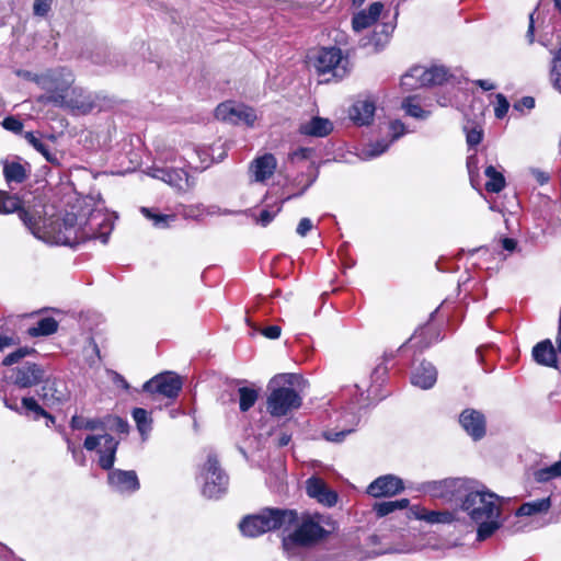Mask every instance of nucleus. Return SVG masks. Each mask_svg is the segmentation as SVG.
<instances>
[{
    "instance_id": "f257e3e1",
    "label": "nucleus",
    "mask_w": 561,
    "mask_h": 561,
    "mask_svg": "<svg viewBox=\"0 0 561 561\" xmlns=\"http://www.w3.org/2000/svg\"><path fill=\"white\" fill-rule=\"evenodd\" d=\"M20 219L36 238L50 244L75 247L92 239L105 244L113 230L112 218L101 211H92L83 227L78 226L75 214H67L60 221L50 226L46 225V220L39 214L30 215L23 211Z\"/></svg>"
},
{
    "instance_id": "f03ea898",
    "label": "nucleus",
    "mask_w": 561,
    "mask_h": 561,
    "mask_svg": "<svg viewBox=\"0 0 561 561\" xmlns=\"http://www.w3.org/2000/svg\"><path fill=\"white\" fill-rule=\"evenodd\" d=\"M462 497L461 508L478 524V540L491 537L501 526L499 496L491 492L474 491Z\"/></svg>"
},
{
    "instance_id": "7ed1b4c3",
    "label": "nucleus",
    "mask_w": 561,
    "mask_h": 561,
    "mask_svg": "<svg viewBox=\"0 0 561 561\" xmlns=\"http://www.w3.org/2000/svg\"><path fill=\"white\" fill-rule=\"evenodd\" d=\"M329 525V518L318 513L298 516L295 530L283 538L284 551L289 558L296 557L300 548H309L323 540L330 534Z\"/></svg>"
},
{
    "instance_id": "20e7f679",
    "label": "nucleus",
    "mask_w": 561,
    "mask_h": 561,
    "mask_svg": "<svg viewBox=\"0 0 561 561\" xmlns=\"http://www.w3.org/2000/svg\"><path fill=\"white\" fill-rule=\"evenodd\" d=\"M298 519L296 510L264 507L259 513L245 516L239 524L247 537H257L273 530H289Z\"/></svg>"
},
{
    "instance_id": "39448f33",
    "label": "nucleus",
    "mask_w": 561,
    "mask_h": 561,
    "mask_svg": "<svg viewBox=\"0 0 561 561\" xmlns=\"http://www.w3.org/2000/svg\"><path fill=\"white\" fill-rule=\"evenodd\" d=\"M32 80L46 92V94L39 96L41 102L51 103L60 107L75 82V77L69 69L61 67L34 75Z\"/></svg>"
},
{
    "instance_id": "423d86ee",
    "label": "nucleus",
    "mask_w": 561,
    "mask_h": 561,
    "mask_svg": "<svg viewBox=\"0 0 561 561\" xmlns=\"http://www.w3.org/2000/svg\"><path fill=\"white\" fill-rule=\"evenodd\" d=\"M270 389L266 404L271 415L284 416L301 405L302 399L293 388L291 375L275 376L270 382Z\"/></svg>"
},
{
    "instance_id": "0eeeda50",
    "label": "nucleus",
    "mask_w": 561,
    "mask_h": 561,
    "mask_svg": "<svg viewBox=\"0 0 561 561\" xmlns=\"http://www.w3.org/2000/svg\"><path fill=\"white\" fill-rule=\"evenodd\" d=\"M314 68L329 82L331 79L339 81L348 76L352 65L348 56L344 55L340 48L324 47L316 56Z\"/></svg>"
},
{
    "instance_id": "6e6552de",
    "label": "nucleus",
    "mask_w": 561,
    "mask_h": 561,
    "mask_svg": "<svg viewBox=\"0 0 561 561\" xmlns=\"http://www.w3.org/2000/svg\"><path fill=\"white\" fill-rule=\"evenodd\" d=\"M199 479L203 481L202 493L208 499H218L224 495L229 485V477L220 467L217 455L209 450Z\"/></svg>"
},
{
    "instance_id": "1a4fd4ad",
    "label": "nucleus",
    "mask_w": 561,
    "mask_h": 561,
    "mask_svg": "<svg viewBox=\"0 0 561 561\" xmlns=\"http://www.w3.org/2000/svg\"><path fill=\"white\" fill-rule=\"evenodd\" d=\"M416 490L433 499H439L450 503L461 500L467 488L466 481L459 478H448L443 480H434L422 482Z\"/></svg>"
},
{
    "instance_id": "9d476101",
    "label": "nucleus",
    "mask_w": 561,
    "mask_h": 561,
    "mask_svg": "<svg viewBox=\"0 0 561 561\" xmlns=\"http://www.w3.org/2000/svg\"><path fill=\"white\" fill-rule=\"evenodd\" d=\"M102 440V448L99 450V465L102 469L110 470L114 465L118 446V442L113 436L108 434L100 436L89 435L85 437L83 446L87 450H94L99 445H101Z\"/></svg>"
},
{
    "instance_id": "9b49d317",
    "label": "nucleus",
    "mask_w": 561,
    "mask_h": 561,
    "mask_svg": "<svg viewBox=\"0 0 561 561\" xmlns=\"http://www.w3.org/2000/svg\"><path fill=\"white\" fill-rule=\"evenodd\" d=\"M182 389V380L180 376L168 371L154 376L144 385V390L161 394L169 399H175Z\"/></svg>"
},
{
    "instance_id": "f8f14e48",
    "label": "nucleus",
    "mask_w": 561,
    "mask_h": 561,
    "mask_svg": "<svg viewBox=\"0 0 561 561\" xmlns=\"http://www.w3.org/2000/svg\"><path fill=\"white\" fill-rule=\"evenodd\" d=\"M215 117L222 122L231 124L245 123L252 125L256 118L254 111L243 104L233 102H225L219 104L215 110Z\"/></svg>"
},
{
    "instance_id": "ddd939ff",
    "label": "nucleus",
    "mask_w": 561,
    "mask_h": 561,
    "mask_svg": "<svg viewBox=\"0 0 561 561\" xmlns=\"http://www.w3.org/2000/svg\"><path fill=\"white\" fill-rule=\"evenodd\" d=\"M98 106V98L80 87L71 85L60 107L76 111L80 114H88Z\"/></svg>"
},
{
    "instance_id": "4468645a",
    "label": "nucleus",
    "mask_w": 561,
    "mask_h": 561,
    "mask_svg": "<svg viewBox=\"0 0 561 561\" xmlns=\"http://www.w3.org/2000/svg\"><path fill=\"white\" fill-rule=\"evenodd\" d=\"M149 174L181 192L187 191L192 185L184 168L154 165L150 168Z\"/></svg>"
},
{
    "instance_id": "2eb2a0df",
    "label": "nucleus",
    "mask_w": 561,
    "mask_h": 561,
    "mask_svg": "<svg viewBox=\"0 0 561 561\" xmlns=\"http://www.w3.org/2000/svg\"><path fill=\"white\" fill-rule=\"evenodd\" d=\"M149 174L181 192L187 191L192 185L184 168L154 165L150 168Z\"/></svg>"
},
{
    "instance_id": "dca6fc26",
    "label": "nucleus",
    "mask_w": 561,
    "mask_h": 561,
    "mask_svg": "<svg viewBox=\"0 0 561 561\" xmlns=\"http://www.w3.org/2000/svg\"><path fill=\"white\" fill-rule=\"evenodd\" d=\"M44 368L35 363L26 362L13 369V383L20 388H31L44 380Z\"/></svg>"
},
{
    "instance_id": "f3484780",
    "label": "nucleus",
    "mask_w": 561,
    "mask_h": 561,
    "mask_svg": "<svg viewBox=\"0 0 561 561\" xmlns=\"http://www.w3.org/2000/svg\"><path fill=\"white\" fill-rule=\"evenodd\" d=\"M306 492L310 497L328 507L334 506L337 502V493L331 490L324 480L316 476L307 479Z\"/></svg>"
},
{
    "instance_id": "a211bd4d",
    "label": "nucleus",
    "mask_w": 561,
    "mask_h": 561,
    "mask_svg": "<svg viewBox=\"0 0 561 561\" xmlns=\"http://www.w3.org/2000/svg\"><path fill=\"white\" fill-rule=\"evenodd\" d=\"M276 168V158L272 153H264L250 163V179L252 182L264 183L273 176Z\"/></svg>"
},
{
    "instance_id": "6ab92c4d",
    "label": "nucleus",
    "mask_w": 561,
    "mask_h": 561,
    "mask_svg": "<svg viewBox=\"0 0 561 561\" xmlns=\"http://www.w3.org/2000/svg\"><path fill=\"white\" fill-rule=\"evenodd\" d=\"M107 480L110 486L118 493H133L140 486L138 477L134 470H112L108 473Z\"/></svg>"
},
{
    "instance_id": "aec40b11",
    "label": "nucleus",
    "mask_w": 561,
    "mask_h": 561,
    "mask_svg": "<svg viewBox=\"0 0 561 561\" xmlns=\"http://www.w3.org/2000/svg\"><path fill=\"white\" fill-rule=\"evenodd\" d=\"M400 478L387 474L374 480L367 488V493L374 497L392 496L403 490Z\"/></svg>"
},
{
    "instance_id": "412c9836",
    "label": "nucleus",
    "mask_w": 561,
    "mask_h": 561,
    "mask_svg": "<svg viewBox=\"0 0 561 561\" xmlns=\"http://www.w3.org/2000/svg\"><path fill=\"white\" fill-rule=\"evenodd\" d=\"M463 430L473 438L480 439L485 434L484 415L477 410H465L459 417Z\"/></svg>"
},
{
    "instance_id": "4be33fe9",
    "label": "nucleus",
    "mask_w": 561,
    "mask_h": 561,
    "mask_svg": "<svg viewBox=\"0 0 561 561\" xmlns=\"http://www.w3.org/2000/svg\"><path fill=\"white\" fill-rule=\"evenodd\" d=\"M383 4L381 2L371 3L367 10H362L354 14L352 18V28L355 33L359 34L376 24L381 12Z\"/></svg>"
},
{
    "instance_id": "5701e85b",
    "label": "nucleus",
    "mask_w": 561,
    "mask_h": 561,
    "mask_svg": "<svg viewBox=\"0 0 561 561\" xmlns=\"http://www.w3.org/2000/svg\"><path fill=\"white\" fill-rule=\"evenodd\" d=\"M437 380V370L432 363L422 362L411 375L412 385L421 389H431Z\"/></svg>"
},
{
    "instance_id": "b1692460",
    "label": "nucleus",
    "mask_w": 561,
    "mask_h": 561,
    "mask_svg": "<svg viewBox=\"0 0 561 561\" xmlns=\"http://www.w3.org/2000/svg\"><path fill=\"white\" fill-rule=\"evenodd\" d=\"M533 358L541 366L558 368L557 351L550 340H543L533 347Z\"/></svg>"
},
{
    "instance_id": "393cba45",
    "label": "nucleus",
    "mask_w": 561,
    "mask_h": 561,
    "mask_svg": "<svg viewBox=\"0 0 561 561\" xmlns=\"http://www.w3.org/2000/svg\"><path fill=\"white\" fill-rule=\"evenodd\" d=\"M389 129L392 134V138L390 141L381 140L370 144L366 150H364L363 154L366 159L376 158L382 154L390 146V144L397 140L405 133L404 124L400 121H393L390 123Z\"/></svg>"
},
{
    "instance_id": "a878e982",
    "label": "nucleus",
    "mask_w": 561,
    "mask_h": 561,
    "mask_svg": "<svg viewBox=\"0 0 561 561\" xmlns=\"http://www.w3.org/2000/svg\"><path fill=\"white\" fill-rule=\"evenodd\" d=\"M376 111L375 102L368 98L357 100L350 110L351 119L359 125H368L373 121Z\"/></svg>"
},
{
    "instance_id": "bb28decb",
    "label": "nucleus",
    "mask_w": 561,
    "mask_h": 561,
    "mask_svg": "<svg viewBox=\"0 0 561 561\" xmlns=\"http://www.w3.org/2000/svg\"><path fill=\"white\" fill-rule=\"evenodd\" d=\"M43 386L38 396L43 400L44 404L53 407L59 404L67 399V392L61 389L62 385L56 380L45 379L42 381Z\"/></svg>"
},
{
    "instance_id": "cd10ccee",
    "label": "nucleus",
    "mask_w": 561,
    "mask_h": 561,
    "mask_svg": "<svg viewBox=\"0 0 561 561\" xmlns=\"http://www.w3.org/2000/svg\"><path fill=\"white\" fill-rule=\"evenodd\" d=\"M392 31H393V27L389 24H386V23L377 24L374 27L371 36H369V37L365 36L359 39V46H362V47L371 46L374 48V50L377 51L387 44Z\"/></svg>"
},
{
    "instance_id": "c85d7f7f",
    "label": "nucleus",
    "mask_w": 561,
    "mask_h": 561,
    "mask_svg": "<svg viewBox=\"0 0 561 561\" xmlns=\"http://www.w3.org/2000/svg\"><path fill=\"white\" fill-rule=\"evenodd\" d=\"M333 130V124L328 118L312 117L309 122L301 124L299 131L306 136L325 137Z\"/></svg>"
},
{
    "instance_id": "c756f323",
    "label": "nucleus",
    "mask_w": 561,
    "mask_h": 561,
    "mask_svg": "<svg viewBox=\"0 0 561 561\" xmlns=\"http://www.w3.org/2000/svg\"><path fill=\"white\" fill-rule=\"evenodd\" d=\"M25 140L39 153L44 156V158L54 165H59L60 160L57 152H51L48 148V145L45 144L38 136H36L33 131H26L24 134Z\"/></svg>"
},
{
    "instance_id": "7c9ffc66",
    "label": "nucleus",
    "mask_w": 561,
    "mask_h": 561,
    "mask_svg": "<svg viewBox=\"0 0 561 561\" xmlns=\"http://www.w3.org/2000/svg\"><path fill=\"white\" fill-rule=\"evenodd\" d=\"M14 211H16L19 216L23 211L34 215L22 206V202L16 195H11L8 192L0 191V214H11ZM35 215L38 214L36 213Z\"/></svg>"
},
{
    "instance_id": "2f4dec72",
    "label": "nucleus",
    "mask_w": 561,
    "mask_h": 561,
    "mask_svg": "<svg viewBox=\"0 0 561 561\" xmlns=\"http://www.w3.org/2000/svg\"><path fill=\"white\" fill-rule=\"evenodd\" d=\"M484 174L488 179L484 187L489 193H500L505 187L506 181L503 173L493 165L486 167Z\"/></svg>"
},
{
    "instance_id": "473e14b6",
    "label": "nucleus",
    "mask_w": 561,
    "mask_h": 561,
    "mask_svg": "<svg viewBox=\"0 0 561 561\" xmlns=\"http://www.w3.org/2000/svg\"><path fill=\"white\" fill-rule=\"evenodd\" d=\"M140 211L158 229L169 228L176 220L174 214H160L153 208L141 207Z\"/></svg>"
},
{
    "instance_id": "72a5a7b5",
    "label": "nucleus",
    "mask_w": 561,
    "mask_h": 561,
    "mask_svg": "<svg viewBox=\"0 0 561 561\" xmlns=\"http://www.w3.org/2000/svg\"><path fill=\"white\" fill-rule=\"evenodd\" d=\"M551 506L550 497H543L524 503L516 512L517 516H530L537 513L547 512Z\"/></svg>"
},
{
    "instance_id": "f704fd0d",
    "label": "nucleus",
    "mask_w": 561,
    "mask_h": 561,
    "mask_svg": "<svg viewBox=\"0 0 561 561\" xmlns=\"http://www.w3.org/2000/svg\"><path fill=\"white\" fill-rule=\"evenodd\" d=\"M408 499H400L394 501H383L375 503L373 510L378 517H383L398 510H404L409 506Z\"/></svg>"
},
{
    "instance_id": "c9c22d12",
    "label": "nucleus",
    "mask_w": 561,
    "mask_h": 561,
    "mask_svg": "<svg viewBox=\"0 0 561 561\" xmlns=\"http://www.w3.org/2000/svg\"><path fill=\"white\" fill-rule=\"evenodd\" d=\"M447 69L444 67H432L430 69L423 68L422 85H436L442 84L447 80Z\"/></svg>"
},
{
    "instance_id": "e433bc0d",
    "label": "nucleus",
    "mask_w": 561,
    "mask_h": 561,
    "mask_svg": "<svg viewBox=\"0 0 561 561\" xmlns=\"http://www.w3.org/2000/svg\"><path fill=\"white\" fill-rule=\"evenodd\" d=\"M58 329V322L51 317H45L37 321L36 325L28 329L31 336H46L55 333Z\"/></svg>"
},
{
    "instance_id": "4c0bfd02",
    "label": "nucleus",
    "mask_w": 561,
    "mask_h": 561,
    "mask_svg": "<svg viewBox=\"0 0 561 561\" xmlns=\"http://www.w3.org/2000/svg\"><path fill=\"white\" fill-rule=\"evenodd\" d=\"M3 174L7 183H22L27 174L25 168L19 162H7L3 167Z\"/></svg>"
},
{
    "instance_id": "58836bf2",
    "label": "nucleus",
    "mask_w": 561,
    "mask_h": 561,
    "mask_svg": "<svg viewBox=\"0 0 561 561\" xmlns=\"http://www.w3.org/2000/svg\"><path fill=\"white\" fill-rule=\"evenodd\" d=\"M70 426L72 430H105L107 425L105 422L99 419H84L83 416L73 415L70 421Z\"/></svg>"
},
{
    "instance_id": "ea45409f",
    "label": "nucleus",
    "mask_w": 561,
    "mask_h": 561,
    "mask_svg": "<svg viewBox=\"0 0 561 561\" xmlns=\"http://www.w3.org/2000/svg\"><path fill=\"white\" fill-rule=\"evenodd\" d=\"M239 394V408L240 411L247 412L249 411L256 402L259 398V392L249 387H240L238 389Z\"/></svg>"
},
{
    "instance_id": "a19ab883",
    "label": "nucleus",
    "mask_w": 561,
    "mask_h": 561,
    "mask_svg": "<svg viewBox=\"0 0 561 561\" xmlns=\"http://www.w3.org/2000/svg\"><path fill=\"white\" fill-rule=\"evenodd\" d=\"M423 67H413L401 78V87L407 90H415L422 85Z\"/></svg>"
},
{
    "instance_id": "79ce46f5",
    "label": "nucleus",
    "mask_w": 561,
    "mask_h": 561,
    "mask_svg": "<svg viewBox=\"0 0 561 561\" xmlns=\"http://www.w3.org/2000/svg\"><path fill=\"white\" fill-rule=\"evenodd\" d=\"M419 518L430 524H449L454 520V514L447 511L442 512L424 510L420 514Z\"/></svg>"
},
{
    "instance_id": "37998d69",
    "label": "nucleus",
    "mask_w": 561,
    "mask_h": 561,
    "mask_svg": "<svg viewBox=\"0 0 561 561\" xmlns=\"http://www.w3.org/2000/svg\"><path fill=\"white\" fill-rule=\"evenodd\" d=\"M190 151H191L190 153H186L185 159H187L190 164H193L194 161H193L192 156L193 154L196 156L199 161V164L195 165L196 169H198V168L206 169L211 164V162L214 160L209 154V150L206 148L194 147V148H191Z\"/></svg>"
},
{
    "instance_id": "c03bdc74",
    "label": "nucleus",
    "mask_w": 561,
    "mask_h": 561,
    "mask_svg": "<svg viewBox=\"0 0 561 561\" xmlns=\"http://www.w3.org/2000/svg\"><path fill=\"white\" fill-rule=\"evenodd\" d=\"M290 197H287L289 199ZM286 201V198H285ZM284 199L275 203L274 205H267L264 209L261 210L260 215L256 218V222L262 227H266L268 224L273 221L276 215L282 210Z\"/></svg>"
},
{
    "instance_id": "a18cd8bd",
    "label": "nucleus",
    "mask_w": 561,
    "mask_h": 561,
    "mask_svg": "<svg viewBox=\"0 0 561 561\" xmlns=\"http://www.w3.org/2000/svg\"><path fill=\"white\" fill-rule=\"evenodd\" d=\"M22 410H25L26 412H33L34 420L46 417L54 422L53 415L46 412L33 397H25L22 399Z\"/></svg>"
},
{
    "instance_id": "49530a36",
    "label": "nucleus",
    "mask_w": 561,
    "mask_h": 561,
    "mask_svg": "<svg viewBox=\"0 0 561 561\" xmlns=\"http://www.w3.org/2000/svg\"><path fill=\"white\" fill-rule=\"evenodd\" d=\"M133 419L137 425L138 431L141 435H146L151 431V419L149 413L141 408L133 410Z\"/></svg>"
},
{
    "instance_id": "de8ad7c7",
    "label": "nucleus",
    "mask_w": 561,
    "mask_h": 561,
    "mask_svg": "<svg viewBox=\"0 0 561 561\" xmlns=\"http://www.w3.org/2000/svg\"><path fill=\"white\" fill-rule=\"evenodd\" d=\"M181 214L184 218L199 220L207 215L215 214L210 208L205 207L202 204L183 206Z\"/></svg>"
},
{
    "instance_id": "09e8293b",
    "label": "nucleus",
    "mask_w": 561,
    "mask_h": 561,
    "mask_svg": "<svg viewBox=\"0 0 561 561\" xmlns=\"http://www.w3.org/2000/svg\"><path fill=\"white\" fill-rule=\"evenodd\" d=\"M402 107L409 116L419 119H425L428 117V112L423 110L417 103H414V98L409 96L402 102Z\"/></svg>"
},
{
    "instance_id": "8fccbe9b",
    "label": "nucleus",
    "mask_w": 561,
    "mask_h": 561,
    "mask_svg": "<svg viewBox=\"0 0 561 561\" xmlns=\"http://www.w3.org/2000/svg\"><path fill=\"white\" fill-rule=\"evenodd\" d=\"M558 50L552 60L551 79L554 88L561 92V41L558 39Z\"/></svg>"
},
{
    "instance_id": "3c124183",
    "label": "nucleus",
    "mask_w": 561,
    "mask_h": 561,
    "mask_svg": "<svg viewBox=\"0 0 561 561\" xmlns=\"http://www.w3.org/2000/svg\"><path fill=\"white\" fill-rule=\"evenodd\" d=\"M467 169L471 185L477 188L479 184V159L476 153L467 158Z\"/></svg>"
},
{
    "instance_id": "603ef678",
    "label": "nucleus",
    "mask_w": 561,
    "mask_h": 561,
    "mask_svg": "<svg viewBox=\"0 0 561 561\" xmlns=\"http://www.w3.org/2000/svg\"><path fill=\"white\" fill-rule=\"evenodd\" d=\"M466 140L469 147L478 146L483 138V130L480 126L476 125L472 128L465 126Z\"/></svg>"
},
{
    "instance_id": "864d4df0",
    "label": "nucleus",
    "mask_w": 561,
    "mask_h": 561,
    "mask_svg": "<svg viewBox=\"0 0 561 561\" xmlns=\"http://www.w3.org/2000/svg\"><path fill=\"white\" fill-rule=\"evenodd\" d=\"M352 432H354L353 426L344 427L341 431L329 430L323 432V437L329 442L341 443Z\"/></svg>"
},
{
    "instance_id": "5fc2aeb1",
    "label": "nucleus",
    "mask_w": 561,
    "mask_h": 561,
    "mask_svg": "<svg viewBox=\"0 0 561 561\" xmlns=\"http://www.w3.org/2000/svg\"><path fill=\"white\" fill-rule=\"evenodd\" d=\"M508 108L510 103L506 98L501 93L496 94V105L494 107V114L496 118H503L507 114Z\"/></svg>"
},
{
    "instance_id": "6e6d98bb",
    "label": "nucleus",
    "mask_w": 561,
    "mask_h": 561,
    "mask_svg": "<svg viewBox=\"0 0 561 561\" xmlns=\"http://www.w3.org/2000/svg\"><path fill=\"white\" fill-rule=\"evenodd\" d=\"M53 0H35L33 4V13L36 16H46L50 11Z\"/></svg>"
},
{
    "instance_id": "4d7b16f0",
    "label": "nucleus",
    "mask_w": 561,
    "mask_h": 561,
    "mask_svg": "<svg viewBox=\"0 0 561 561\" xmlns=\"http://www.w3.org/2000/svg\"><path fill=\"white\" fill-rule=\"evenodd\" d=\"M27 353H28V351L26 348H19L16 351L10 353L9 355H7L3 358L2 364L4 366H11V365L18 363L23 357H25Z\"/></svg>"
},
{
    "instance_id": "13d9d810",
    "label": "nucleus",
    "mask_w": 561,
    "mask_h": 561,
    "mask_svg": "<svg viewBox=\"0 0 561 561\" xmlns=\"http://www.w3.org/2000/svg\"><path fill=\"white\" fill-rule=\"evenodd\" d=\"M2 126L7 129V130H10V131H13V133H21L22 129H23V124L20 119L15 118V117H7L3 119L2 122Z\"/></svg>"
},
{
    "instance_id": "bf43d9fd",
    "label": "nucleus",
    "mask_w": 561,
    "mask_h": 561,
    "mask_svg": "<svg viewBox=\"0 0 561 561\" xmlns=\"http://www.w3.org/2000/svg\"><path fill=\"white\" fill-rule=\"evenodd\" d=\"M107 423H111L110 427L115 428L119 433H127L128 424L121 417H107Z\"/></svg>"
},
{
    "instance_id": "052dcab7",
    "label": "nucleus",
    "mask_w": 561,
    "mask_h": 561,
    "mask_svg": "<svg viewBox=\"0 0 561 561\" xmlns=\"http://www.w3.org/2000/svg\"><path fill=\"white\" fill-rule=\"evenodd\" d=\"M530 174L536 180V182L540 185L547 184L550 180V175L540 169H535V168L530 169Z\"/></svg>"
},
{
    "instance_id": "680f3d73",
    "label": "nucleus",
    "mask_w": 561,
    "mask_h": 561,
    "mask_svg": "<svg viewBox=\"0 0 561 561\" xmlns=\"http://www.w3.org/2000/svg\"><path fill=\"white\" fill-rule=\"evenodd\" d=\"M312 221L309 218H302L300 219L296 231L300 237H305L312 229Z\"/></svg>"
},
{
    "instance_id": "e2e57ef3",
    "label": "nucleus",
    "mask_w": 561,
    "mask_h": 561,
    "mask_svg": "<svg viewBox=\"0 0 561 561\" xmlns=\"http://www.w3.org/2000/svg\"><path fill=\"white\" fill-rule=\"evenodd\" d=\"M280 327L278 325H270L261 330V333L271 340L278 339L280 335Z\"/></svg>"
},
{
    "instance_id": "0e129e2a",
    "label": "nucleus",
    "mask_w": 561,
    "mask_h": 561,
    "mask_svg": "<svg viewBox=\"0 0 561 561\" xmlns=\"http://www.w3.org/2000/svg\"><path fill=\"white\" fill-rule=\"evenodd\" d=\"M526 38L529 44L535 42V22H534V12L529 14V25L526 33Z\"/></svg>"
},
{
    "instance_id": "69168bd1",
    "label": "nucleus",
    "mask_w": 561,
    "mask_h": 561,
    "mask_svg": "<svg viewBox=\"0 0 561 561\" xmlns=\"http://www.w3.org/2000/svg\"><path fill=\"white\" fill-rule=\"evenodd\" d=\"M290 439H291V435L286 432H283L279 434V436L277 438V446L285 447L290 443Z\"/></svg>"
},
{
    "instance_id": "338daca9",
    "label": "nucleus",
    "mask_w": 561,
    "mask_h": 561,
    "mask_svg": "<svg viewBox=\"0 0 561 561\" xmlns=\"http://www.w3.org/2000/svg\"><path fill=\"white\" fill-rule=\"evenodd\" d=\"M516 241L512 238H504L502 239V247L503 249H505L506 251H514L515 248H516Z\"/></svg>"
},
{
    "instance_id": "774afa93",
    "label": "nucleus",
    "mask_w": 561,
    "mask_h": 561,
    "mask_svg": "<svg viewBox=\"0 0 561 561\" xmlns=\"http://www.w3.org/2000/svg\"><path fill=\"white\" fill-rule=\"evenodd\" d=\"M72 457H73L75 461L77 463H79L80 466L85 465V455L83 454V451L80 448L75 450V453L72 454Z\"/></svg>"
}]
</instances>
